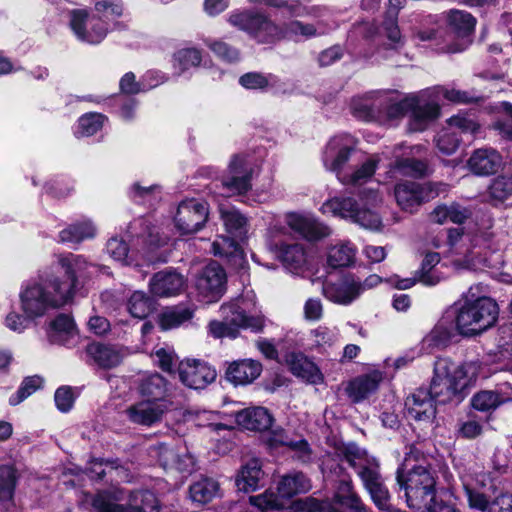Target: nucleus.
Returning a JSON list of instances; mask_svg holds the SVG:
<instances>
[{
    "mask_svg": "<svg viewBox=\"0 0 512 512\" xmlns=\"http://www.w3.org/2000/svg\"><path fill=\"white\" fill-rule=\"evenodd\" d=\"M478 375L479 366L474 362L459 365L449 358H438L430 389H417L406 398L407 417L416 421L432 420L436 414L434 402L446 403L460 396L476 382Z\"/></svg>",
    "mask_w": 512,
    "mask_h": 512,
    "instance_id": "1",
    "label": "nucleus"
},
{
    "mask_svg": "<svg viewBox=\"0 0 512 512\" xmlns=\"http://www.w3.org/2000/svg\"><path fill=\"white\" fill-rule=\"evenodd\" d=\"M406 449L404 460L396 472V480L400 488L405 490L408 506L415 512H427L435 496V472L416 444Z\"/></svg>",
    "mask_w": 512,
    "mask_h": 512,
    "instance_id": "2",
    "label": "nucleus"
},
{
    "mask_svg": "<svg viewBox=\"0 0 512 512\" xmlns=\"http://www.w3.org/2000/svg\"><path fill=\"white\" fill-rule=\"evenodd\" d=\"M21 309L26 318L43 316L48 310L70 301L69 286L61 285L59 277L45 272L25 283L19 293Z\"/></svg>",
    "mask_w": 512,
    "mask_h": 512,
    "instance_id": "3",
    "label": "nucleus"
},
{
    "mask_svg": "<svg viewBox=\"0 0 512 512\" xmlns=\"http://www.w3.org/2000/svg\"><path fill=\"white\" fill-rule=\"evenodd\" d=\"M120 0H99L95 3L94 13L84 9L70 12V27L75 36L83 42L98 44L109 31V22L122 15Z\"/></svg>",
    "mask_w": 512,
    "mask_h": 512,
    "instance_id": "4",
    "label": "nucleus"
},
{
    "mask_svg": "<svg viewBox=\"0 0 512 512\" xmlns=\"http://www.w3.org/2000/svg\"><path fill=\"white\" fill-rule=\"evenodd\" d=\"M384 95L382 112L385 111L390 119H396L406 113H410L409 130L420 132L426 129L428 124L434 121L440 113L439 105L429 99V91H424L420 95H412L401 101L393 102L386 93Z\"/></svg>",
    "mask_w": 512,
    "mask_h": 512,
    "instance_id": "5",
    "label": "nucleus"
},
{
    "mask_svg": "<svg viewBox=\"0 0 512 512\" xmlns=\"http://www.w3.org/2000/svg\"><path fill=\"white\" fill-rule=\"evenodd\" d=\"M453 309L455 328L462 336L485 332L495 325L499 314L498 304L493 299H482L478 303L458 301Z\"/></svg>",
    "mask_w": 512,
    "mask_h": 512,
    "instance_id": "6",
    "label": "nucleus"
},
{
    "mask_svg": "<svg viewBox=\"0 0 512 512\" xmlns=\"http://www.w3.org/2000/svg\"><path fill=\"white\" fill-rule=\"evenodd\" d=\"M448 190L449 186L443 182L402 181L395 185L394 196L403 211L413 213L422 204L447 193Z\"/></svg>",
    "mask_w": 512,
    "mask_h": 512,
    "instance_id": "7",
    "label": "nucleus"
},
{
    "mask_svg": "<svg viewBox=\"0 0 512 512\" xmlns=\"http://www.w3.org/2000/svg\"><path fill=\"white\" fill-rule=\"evenodd\" d=\"M123 492H100L93 499V506L99 512H157L155 495L150 491H137L129 495L127 504H120Z\"/></svg>",
    "mask_w": 512,
    "mask_h": 512,
    "instance_id": "8",
    "label": "nucleus"
},
{
    "mask_svg": "<svg viewBox=\"0 0 512 512\" xmlns=\"http://www.w3.org/2000/svg\"><path fill=\"white\" fill-rule=\"evenodd\" d=\"M480 126L472 119L463 116H453L448 120V125L444 128L436 138V146L439 151L446 155L453 154L460 141L466 137L467 141H471L477 136Z\"/></svg>",
    "mask_w": 512,
    "mask_h": 512,
    "instance_id": "9",
    "label": "nucleus"
},
{
    "mask_svg": "<svg viewBox=\"0 0 512 512\" xmlns=\"http://www.w3.org/2000/svg\"><path fill=\"white\" fill-rule=\"evenodd\" d=\"M221 321L213 320L209 323L208 329L214 338H236L239 329L252 325L253 318L249 317L243 308L238 304H223L220 307Z\"/></svg>",
    "mask_w": 512,
    "mask_h": 512,
    "instance_id": "10",
    "label": "nucleus"
},
{
    "mask_svg": "<svg viewBox=\"0 0 512 512\" xmlns=\"http://www.w3.org/2000/svg\"><path fill=\"white\" fill-rule=\"evenodd\" d=\"M310 488V481L303 473L296 472L285 475L278 483L277 496L271 495L269 499H267V495L258 496V509H279L283 505L279 498L290 499L297 494L308 492Z\"/></svg>",
    "mask_w": 512,
    "mask_h": 512,
    "instance_id": "11",
    "label": "nucleus"
},
{
    "mask_svg": "<svg viewBox=\"0 0 512 512\" xmlns=\"http://www.w3.org/2000/svg\"><path fill=\"white\" fill-rule=\"evenodd\" d=\"M207 219V204L196 199H189L179 204L174 222L181 234H191L202 229Z\"/></svg>",
    "mask_w": 512,
    "mask_h": 512,
    "instance_id": "12",
    "label": "nucleus"
},
{
    "mask_svg": "<svg viewBox=\"0 0 512 512\" xmlns=\"http://www.w3.org/2000/svg\"><path fill=\"white\" fill-rule=\"evenodd\" d=\"M252 173L253 168L247 165L244 157L234 156L221 179L222 194L232 196L247 192L252 186Z\"/></svg>",
    "mask_w": 512,
    "mask_h": 512,
    "instance_id": "13",
    "label": "nucleus"
},
{
    "mask_svg": "<svg viewBox=\"0 0 512 512\" xmlns=\"http://www.w3.org/2000/svg\"><path fill=\"white\" fill-rule=\"evenodd\" d=\"M195 287L207 302L217 301L226 289V273L216 262L206 265L197 275Z\"/></svg>",
    "mask_w": 512,
    "mask_h": 512,
    "instance_id": "14",
    "label": "nucleus"
},
{
    "mask_svg": "<svg viewBox=\"0 0 512 512\" xmlns=\"http://www.w3.org/2000/svg\"><path fill=\"white\" fill-rule=\"evenodd\" d=\"M360 289V279L349 274L336 281H325L322 285V294L327 300L346 306L359 298Z\"/></svg>",
    "mask_w": 512,
    "mask_h": 512,
    "instance_id": "15",
    "label": "nucleus"
},
{
    "mask_svg": "<svg viewBox=\"0 0 512 512\" xmlns=\"http://www.w3.org/2000/svg\"><path fill=\"white\" fill-rule=\"evenodd\" d=\"M180 381L192 389H203L216 379V371L207 363L200 360L180 362L178 367Z\"/></svg>",
    "mask_w": 512,
    "mask_h": 512,
    "instance_id": "16",
    "label": "nucleus"
},
{
    "mask_svg": "<svg viewBox=\"0 0 512 512\" xmlns=\"http://www.w3.org/2000/svg\"><path fill=\"white\" fill-rule=\"evenodd\" d=\"M470 403L479 412L493 413L502 405L512 403V385L501 383L494 389L480 390L472 396Z\"/></svg>",
    "mask_w": 512,
    "mask_h": 512,
    "instance_id": "17",
    "label": "nucleus"
},
{
    "mask_svg": "<svg viewBox=\"0 0 512 512\" xmlns=\"http://www.w3.org/2000/svg\"><path fill=\"white\" fill-rule=\"evenodd\" d=\"M169 407L170 403L168 401L145 399L131 405L126 410V414L132 423L150 427L162 420Z\"/></svg>",
    "mask_w": 512,
    "mask_h": 512,
    "instance_id": "18",
    "label": "nucleus"
},
{
    "mask_svg": "<svg viewBox=\"0 0 512 512\" xmlns=\"http://www.w3.org/2000/svg\"><path fill=\"white\" fill-rule=\"evenodd\" d=\"M58 265L64 270L66 280L61 281V285L69 286V298L70 300L74 296L75 288L78 284V280L81 277H86L89 269L93 268L94 265L90 263L84 256L76 255L73 253L61 254L57 256Z\"/></svg>",
    "mask_w": 512,
    "mask_h": 512,
    "instance_id": "19",
    "label": "nucleus"
},
{
    "mask_svg": "<svg viewBox=\"0 0 512 512\" xmlns=\"http://www.w3.org/2000/svg\"><path fill=\"white\" fill-rule=\"evenodd\" d=\"M355 142L350 135H339L333 137L324 152L323 162L327 169L339 172L349 160Z\"/></svg>",
    "mask_w": 512,
    "mask_h": 512,
    "instance_id": "20",
    "label": "nucleus"
},
{
    "mask_svg": "<svg viewBox=\"0 0 512 512\" xmlns=\"http://www.w3.org/2000/svg\"><path fill=\"white\" fill-rule=\"evenodd\" d=\"M361 481L380 512H401L394 508L390 502V493L383 483L379 467L375 470L362 472Z\"/></svg>",
    "mask_w": 512,
    "mask_h": 512,
    "instance_id": "21",
    "label": "nucleus"
},
{
    "mask_svg": "<svg viewBox=\"0 0 512 512\" xmlns=\"http://www.w3.org/2000/svg\"><path fill=\"white\" fill-rule=\"evenodd\" d=\"M287 225L307 240L315 241L330 235V228L311 216L296 213L287 215Z\"/></svg>",
    "mask_w": 512,
    "mask_h": 512,
    "instance_id": "22",
    "label": "nucleus"
},
{
    "mask_svg": "<svg viewBox=\"0 0 512 512\" xmlns=\"http://www.w3.org/2000/svg\"><path fill=\"white\" fill-rule=\"evenodd\" d=\"M150 291L158 297L178 295L185 287L184 277L171 270L156 273L149 282Z\"/></svg>",
    "mask_w": 512,
    "mask_h": 512,
    "instance_id": "23",
    "label": "nucleus"
},
{
    "mask_svg": "<svg viewBox=\"0 0 512 512\" xmlns=\"http://www.w3.org/2000/svg\"><path fill=\"white\" fill-rule=\"evenodd\" d=\"M285 361L290 372L297 378L310 384L323 382V375L319 368L303 353H289L286 355Z\"/></svg>",
    "mask_w": 512,
    "mask_h": 512,
    "instance_id": "24",
    "label": "nucleus"
},
{
    "mask_svg": "<svg viewBox=\"0 0 512 512\" xmlns=\"http://www.w3.org/2000/svg\"><path fill=\"white\" fill-rule=\"evenodd\" d=\"M47 339L52 344L69 345L78 336L73 318L67 314H59L48 325Z\"/></svg>",
    "mask_w": 512,
    "mask_h": 512,
    "instance_id": "25",
    "label": "nucleus"
},
{
    "mask_svg": "<svg viewBox=\"0 0 512 512\" xmlns=\"http://www.w3.org/2000/svg\"><path fill=\"white\" fill-rule=\"evenodd\" d=\"M212 253L216 257L225 259L237 269H244L246 266L242 248L231 237L217 236L212 243Z\"/></svg>",
    "mask_w": 512,
    "mask_h": 512,
    "instance_id": "26",
    "label": "nucleus"
},
{
    "mask_svg": "<svg viewBox=\"0 0 512 512\" xmlns=\"http://www.w3.org/2000/svg\"><path fill=\"white\" fill-rule=\"evenodd\" d=\"M471 171L477 175L496 173L502 165V157L491 148L476 150L468 160Z\"/></svg>",
    "mask_w": 512,
    "mask_h": 512,
    "instance_id": "27",
    "label": "nucleus"
},
{
    "mask_svg": "<svg viewBox=\"0 0 512 512\" xmlns=\"http://www.w3.org/2000/svg\"><path fill=\"white\" fill-rule=\"evenodd\" d=\"M274 418L270 412L258 406V441L267 445L268 448H274L285 444L284 431L281 428L273 427Z\"/></svg>",
    "mask_w": 512,
    "mask_h": 512,
    "instance_id": "28",
    "label": "nucleus"
},
{
    "mask_svg": "<svg viewBox=\"0 0 512 512\" xmlns=\"http://www.w3.org/2000/svg\"><path fill=\"white\" fill-rule=\"evenodd\" d=\"M277 257L282 261L286 269L294 274H301L307 269V253L301 244L281 245Z\"/></svg>",
    "mask_w": 512,
    "mask_h": 512,
    "instance_id": "29",
    "label": "nucleus"
},
{
    "mask_svg": "<svg viewBox=\"0 0 512 512\" xmlns=\"http://www.w3.org/2000/svg\"><path fill=\"white\" fill-rule=\"evenodd\" d=\"M381 381L382 374L377 371L356 377L347 387L348 396L354 402H360L373 394Z\"/></svg>",
    "mask_w": 512,
    "mask_h": 512,
    "instance_id": "30",
    "label": "nucleus"
},
{
    "mask_svg": "<svg viewBox=\"0 0 512 512\" xmlns=\"http://www.w3.org/2000/svg\"><path fill=\"white\" fill-rule=\"evenodd\" d=\"M88 355L103 368H113L119 365L124 357L123 350L114 345L92 343L87 347Z\"/></svg>",
    "mask_w": 512,
    "mask_h": 512,
    "instance_id": "31",
    "label": "nucleus"
},
{
    "mask_svg": "<svg viewBox=\"0 0 512 512\" xmlns=\"http://www.w3.org/2000/svg\"><path fill=\"white\" fill-rule=\"evenodd\" d=\"M453 335L452 320L446 314L434 328L424 337L423 346L429 351L445 348L451 341Z\"/></svg>",
    "mask_w": 512,
    "mask_h": 512,
    "instance_id": "32",
    "label": "nucleus"
},
{
    "mask_svg": "<svg viewBox=\"0 0 512 512\" xmlns=\"http://www.w3.org/2000/svg\"><path fill=\"white\" fill-rule=\"evenodd\" d=\"M383 98L381 93L355 97L351 101V111L359 119L371 120L382 113Z\"/></svg>",
    "mask_w": 512,
    "mask_h": 512,
    "instance_id": "33",
    "label": "nucleus"
},
{
    "mask_svg": "<svg viewBox=\"0 0 512 512\" xmlns=\"http://www.w3.org/2000/svg\"><path fill=\"white\" fill-rule=\"evenodd\" d=\"M138 391L140 395L151 401H167V381L158 373L145 374L139 379Z\"/></svg>",
    "mask_w": 512,
    "mask_h": 512,
    "instance_id": "34",
    "label": "nucleus"
},
{
    "mask_svg": "<svg viewBox=\"0 0 512 512\" xmlns=\"http://www.w3.org/2000/svg\"><path fill=\"white\" fill-rule=\"evenodd\" d=\"M470 216L471 211L456 202L438 205L429 215L430 220L437 224H444L448 221L455 224H462Z\"/></svg>",
    "mask_w": 512,
    "mask_h": 512,
    "instance_id": "35",
    "label": "nucleus"
},
{
    "mask_svg": "<svg viewBox=\"0 0 512 512\" xmlns=\"http://www.w3.org/2000/svg\"><path fill=\"white\" fill-rule=\"evenodd\" d=\"M16 470L11 465L0 467V506L8 511L13 506V495L16 487Z\"/></svg>",
    "mask_w": 512,
    "mask_h": 512,
    "instance_id": "36",
    "label": "nucleus"
},
{
    "mask_svg": "<svg viewBox=\"0 0 512 512\" xmlns=\"http://www.w3.org/2000/svg\"><path fill=\"white\" fill-rule=\"evenodd\" d=\"M344 459L356 471L360 479H362V472L375 470L379 467V463L375 458L369 457L355 445L345 448Z\"/></svg>",
    "mask_w": 512,
    "mask_h": 512,
    "instance_id": "37",
    "label": "nucleus"
},
{
    "mask_svg": "<svg viewBox=\"0 0 512 512\" xmlns=\"http://www.w3.org/2000/svg\"><path fill=\"white\" fill-rule=\"evenodd\" d=\"M321 210L323 213L348 218L354 222L359 207L351 197H334L323 203Z\"/></svg>",
    "mask_w": 512,
    "mask_h": 512,
    "instance_id": "38",
    "label": "nucleus"
},
{
    "mask_svg": "<svg viewBox=\"0 0 512 512\" xmlns=\"http://www.w3.org/2000/svg\"><path fill=\"white\" fill-rule=\"evenodd\" d=\"M256 377V367L252 360H240L232 363L227 371L226 378L234 385H246Z\"/></svg>",
    "mask_w": 512,
    "mask_h": 512,
    "instance_id": "39",
    "label": "nucleus"
},
{
    "mask_svg": "<svg viewBox=\"0 0 512 512\" xmlns=\"http://www.w3.org/2000/svg\"><path fill=\"white\" fill-rule=\"evenodd\" d=\"M96 228L89 220L76 222L69 225L59 233L61 242L80 243L83 240L93 238Z\"/></svg>",
    "mask_w": 512,
    "mask_h": 512,
    "instance_id": "40",
    "label": "nucleus"
},
{
    "mask_svg": "<svg viewBox=\"0 0 512 512\" xmlns=\"http://www.w3.org/2000/svg\"><path fill=\"white\" fill-rule=\"evenodd\" d=\"M130 228L135 230V233L130 232L131 236L135 235L138 239L141 238L143 243L148 246V249H152L166 243L167 238L161 237L157 227L150 225L146 220H136L131 224Z\"/></svg>",
    "mask_w": 512,
    "mask_h": 512,
    "instance_id": "41",
    "label": "nucleus"
},
{
    "mask_svg": "<svg viewBox=\"0 0 512 512\" xmlns=\"http://www.w3.org/2000/svg\"><path fill=\"white\" fill-rule=\"evenodd\" d=\"M447 21L450 28L459 37L470 36L476 25V19L470 13L463 10H450L447 13Z\"/></svg>",
    "mask_w": 512,
    "mask_h": 512,
    "instance_id": "42",
    "label": "nucleus"
},
{
    "mask_svg": "<svg viewBox=\"0 0 512 512\" xmlns=\"http://www.w3.org/2000/svg\"><path fill=\"white\" fill-rule=\"evenodd\" d=\"M355 255L356 248L350 242H341L329 249L327 262L332 268L346 267L353 263Z\"/></svg>",
    "mask_w": 512,
    "mask_h": 512,
    "instance_id": "43",
    "label": "nucleus"
},
{
    "mask_svg": "<svg viewBox=\"0 0 512 512\" xmlns=\"http://www.w3.org/2000/svg\"><path fill=\"white\" fill-rule=\"evenodd\" d=\"M193 311L188 307L175 306L167 308L159 316V326L162 330H170L179 327L189 321Z\"/></svg>",
    "mask_w": 512,
    "mask_h": 512,
    "instance_id": "44",
    "label": "nucleus"
},
{
    "mask_svg": "<svg viewBox=\"0 0 512 512\" xmlns=\"http://www.w3.org/2000/svg\"><path fill=\"white\" fill-rule=\"evenodd\" d=\"M221 219L226 231L239 239H243L247 233V219L238 210L220 209Z\"/></svg>",
    "mask_w": 512,
    "mask_h": 512,
    "instance_id": "45",
    "label": "nucleus"
},
{
    "mask_svg": "<svg viewBox=\"0 0 512 512\" xmlns=\"http://www.w3.org/2000/svg\"><path fill=\"white\" fill-rule=\"evenodd\" d=\"M440 262V254L437 252L427 253L422 261L421 268L416 272L418 282L426 286H435L441 281V277L433 270Z\"/></svg>",
    "mask_w": 512,
    "mask_h": 512,
    "instance_id": "46",
    "label": "nucleus"
},
{
    "mask_svg": "<svg viewBox=\"0 0 512 512\" xmlns=\"http://www.w3.org/2000/svg\"><path fill=\"white\" fill-rule=\"evenodd\" d=\"M378 165L377 158L367 159L360 167H358L353 173L349 175L339 176V179L343 184L361 186L374 175Z\"/></svg>",
    "mask_w": 512,
    "mask_h": 512,
    "instance_id": "47",
    "label": "nucleus"
},
{
    "mask_svg": "<svg viewBox=\"0 0 512 512\" xmlns=\"http://www.w3.org/2000/svg\"><path fill=\"white\" fill-rule=\"evenodd\" d=\"M106 251L115 261H118L123 265H140L134 259L133 254H129L128 245L122 238L117 236L111 237L106 244Z\"/></svg>",
    "mask_w": 512,
    "mask_h": 512,
    "instance_id": "48",
    "label": "nucleus"
},
{
    "mask_svg": "<svg viewBox=\"0 0 512 512\" xmlns=\"http://www.w3.org/2000/svg\"><path fill=\"white\" fill-rule=\"evenodd\" d=\"M488 195L494 204L512 200V177L499 176L491 182Z\"/></svg>",
    "mask_w": 512,
    "mask_h": 512,
    "instance_id": "49",
    "label": "nucleus"
},
{
    "mask_svg": "<svg viewBox=\"0 0 512 512\" xmlns=\"http://www.w3.org/2000/svg\"><path fill=\"white\" fill-rule=\"evenodd\" d=\"M129 313L138 319L146 318L153 310V301L142 291H135L128 300Z\"/></svg>",
    "mask_w": 512,
    "mask_h": 512,
    "instance_id": "50",
    "label": "nucleus"
},
{
    "mask_svg": "<svg viewBox=\"0 0 512 512\" xmlns=\"http://www.w3.org/2000/svg\"><path fill=\"white\" fill-rule=\"evenodd\" d=\"M284 38L285 27H278L258 12V42L271 43Z\"/></svg>",
    "mask_w": 512,
    "mask_h": 512,
    "instance_id": "51",
    "label": "nucleus"
},
{
    "mask_svg": "<svg viewBox=\"0 0 512 512\" xmlns=\"http://www.w3.org/2000/svg\"><path fill=\"white\" fill-rule=\"evenodd\" d=\"M218 491V483L212 479H202L190 486V496L193 501L207 503L211 501Z\"/></svg>",
    "mask_w": 512,
    "mask_h": 512,
    "instance_id": "52",
    "label": "nucleus"
},
{
    "mask_svg": "<svg viewBox=\"0 0 512 512\" xmlns=\"http://www.w3.org/2000/svg\"><path fill=\"white\" fill-rule=\"evenodd\" d=\"M239 492L252 493L256 490V460L252 459L241 468L236 477Z\"/></svg>",
    "mask_w": 512,
    "mask_h": 512,
    "instance_id": "53",
    "label": "nucleus"
},
{
    "mask_svg": "<svg viewBox=\"0 0 512 512\" xmlns=\"http://www.w3.org/2000/svg\"><path fill=\"white\" fill-rule=\"evenodd\" d=\"M228 22L239 30L253 34L256 28V14L253 10H236L229 15Z\"/></svg>",
    "mask_w": 512,
    "mask_h": 512,
    "instance_id": "54",
    "label": "nucleus"
},
{
    "mask_svg": "<svg viewBox=\"0 0 512 512\" xmlns=\"http://www.w3.org/2000/svg\"><path fill=\"white\" fill-rule=\"evenodd\" d=\"M104 119L105 117L99 113H88L83 115L78 121V127L75 134L78 137L94 135L102 128Z\"/></svg>",
    "mask_w": 512,
    "mask_h": 512,
    "instance_id": "55",
    "label": "nucleus"
},
{
    "mask_svg": "<svg viewBox=\"0 0 512 512\" xmlns=\"http://www.w3.org/2000/svg\"><path fill=\"white\" fill-rule=\"evenodd\" d=\"M394 167L401 174L412 177L423 176L427 170V165L424 161L413 158L397 159Z\"/></svg>",
    "mask_w": 512,
    "mask_h": 512,
    "instance_id": "56",
    "label": "nucleus"
},
{
    "mask_svg": "<svg viewBox=\"0 0 512 512\" xmlns=\"http://www.w3.org/2000/svg\"><path fill=\"white\" fill-rule=\"evenodd\" d=\"M41 385L42 379L39 376L27 377L22 382L16 394L9 398V403L13 406L18 405L40 388Z\"/></svg>",
    "mask_w": 512,
    "mask_h": 512,
    "instance_id": "57",
    "label": "nucleus"
},
{
    "mask_svg": "<svg viewBox=\"0 0 512 512\" xmlns=\"http://www.w3.org/2000/svg\"><path fill=\"white\" fill-rule=\"evenodd\" d=\"M310 335L314 346L322 350H326L337 341V331L326 326H318Z\"/></svg>",
    "mask_w": 512,
    "mask_h": 512,
    "instance_id": "58",
    "label": "nucleus"
},
{
    "mask_svg": "<svg viewBox=\"0 0 512 512\" xmlns=\"http://www.w3.org/2000/svg\"><path fill=\"white\" fill-rule=\"evenodd\" d=\"M390 7L388 9L389 18L384 22V29L387 38L393 43H399L401 40L400 30L396 23V16L398 13L397 5L400 4V0H390Z\"/></svg>",
    "mask_w": 512,
    "mask_h": 512,
    "instance_id": "59",
    "label": "nucleus"
},
{
    "mask_svg": "<svg viewBox=\"0 0 512 512\" xmlns=\"http://www.w3.org/2000/svg\"><path fill=\"white\" fill-rule=\"evenodd\" d=\"M207 47L211 49L218 57L227 61V62H236L239 60V52L234 47H231L227 43L223 41H213L210 39H206L204 41Z\"/></svg>",
    "mask_w": 512,
    "mask_h": 512,
    "instance_id": "60",
    "label": "nucleus"
},
{
    "mask_svg": "<svg viewBox=\"0 0 512 512\" xmlns=\"http://www.w3.org/2000/svg\"><path fill=\"white\" fill-rule=\"evenodd\" d=\"M435 92L437 95H443V97L452 102L457 104H467L475 101L477 97L468 92V91H462L455 88H447V87H436Z\"/></svg>",
    "mask_w": 512,
    "mask_h": 512,
    "instance_id": "61",
    "label": "nucleus"
},
{
    "mask_svg": "<svg viewBox=\"0 0 512 512\" xmlns=\"http://www.w3.org/2000/svg\"><path fill=\"white\" fill-rule=\"evenodd\" d=\"M175 61L185 70L201 63V51L196 48H184L175 53Z\"/></svg>",
    "mask_w": 512,
    "mask_h": 512,
    "instance_id": "62",
    "label": "nucleus"
},
{
    "mask_svg": "<svg viewBox=\"0 0 512 512\" xmlns=\"http://www.w3.org/2000/svg\"><path fill=\"white\" fill-rule=\"evenodd\" d=\"M317 34V29L312 24H304L300 21H292L285 25V38L297 39L299 36L309 38Z\"/></svg>",
    "mask_w": 512,
    "mask_h": 512,
    "instance_id": "63",
    "label": "nucleus"
},
{
    "mask_svg": "<svg viewBox=\"0 0 512 512\" xmlns=\"http://www.w3.org/2000/svg\"><path fill=\"white\" fill-rule=\"evenodd\" d=\"M150 453L152 456L158 458L161 466L164 469H170L172 464H174V460L178 454L175 451L173 446H169L167 444L161 443L150 448Z\"/></svg>",
    "mask_w": 512,
    "mask_h": 512,
    "instance_id": "64",
    "label": "nucleus"
}]
</instances>
